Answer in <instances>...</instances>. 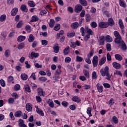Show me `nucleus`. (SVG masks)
<instances>
[{
  "mask_svg": "<svg viewBox=\"0 0 127 127\" xmlns=\"http://www.w3.org/2000/svg\"><path fill=\"white\" fill-rule=\"evenodd\" d=\"M72 101L76 103H79L81 100L78 96H73L72 97Z\"/></svg>",
  "mask_w": 127,
  "mask_h": 127,
  "instance_id": "nucleus-17",
  "label": "nucleus"
},
{
  "mask_svg": "<svg viewBox=\"0 0 127 127\" xmlns=\"http://www.w3.org/2000/svg\"><path fill=\"white\" fill-rule=\"evenodd\" d=\"M64 33V31L62 30L61 31H60L59 33L58 34H57V39H59L61 35H63Z\"/></svg>",
  "mask_w": 127,
  "mask_h": 127,
  "instance_id": "nucleus-44",
  "label": "nucleus"
},
{
  "mask_svg": "<svg viewBox=\"0 0 127 127\" xmlns=\"http://www.w3.org/2000/svg\"><path fill=\"white\" fill-rule=\"evenodd\" d=\"M119 3L120 6L124 8L127 7V4L124 0H119Z\"/></svg>",
  "mask_w": 127,
  "mask_h": 127,
  "instance_id": "nucleus-9",
  "label": "nucleus"
},
{
  "mask_svg": "<svg viewBox=\"0 0 127 127\" xmlns=\"http://www.w3.org/2000/svg\"><path fill=\"white\" fill-rule=\"evenodd\" d=\"M38 94L43 97H44L45 96V93L43 92V90L41 88L38 89Z\"/></svg>",
  "mask_w": 127,
  "mask_h": 127,
  "instance_id": "nucleus-13",
  "label": "nucleus"
},
{
  "mask_svg": "<svg viewBox=\"0 0 127 127\" xmlns=\"http://www.w3.org/2000/svg\"><path fill=\"white\" fill-rule=\"evenodd\" d=\"M35 39V38L33 35H30V37H29V42L32 43Z\"/></svg>",
  "mask_w": 127,
  "mask_h": 127,
  "instance_id": "nucleus-48",
  "label": "nucleus"
},
{
  "mask_svg": "<svg viewBox=\"0 0 127 127\" xmlns=\"http://www.w3.org/2000/svg\"><path fill=\"white\" fill-rule=\"evenodd\" d=\"M21 10L27 12L28 11V9L25 5H22V6H21Z\"/></svg>",
  "mask_w": 127,
  "mask_h": 127,
  "instance_id": "nucleus-36",
  "label": "nucleus"
},
{
  "mask_svg": "<svg viewBox=\"0 0 127 127\" xmlns=\"http://www.w3.org/2000/svg\"><path fill=\"white\" fill-rule=\"evenodd\" d=\"M90 26L93 28H95L97 27V24L96 22H91L90 24Z\"/></svg>",
  "mask_w": 127,
  "mask_h": 127,
  "instance_id": "nucleus-49",
  "label": "nucleus"
},
{
  "mask_svg": "<svg viewBox=\"0 0 127 127\" xmlns=\"http://www.w3.org/2000/svg\"><path fill=\"white\" fill-rule=\"evenodd\" d=\"M18 12V8H14L11 12V14L12 16H14L16 15Z\"/></svg>",
  "mask_w": 127,
  "mask_h": 127,
  "instance_id": "nucleus-22",
  "label": "nucleus"
},
{
  "mask_svg": "<svg viewBox=\"0 0 127 127\" xmlns=\"http://www.w3.org/2000/svg\"><path fill=\"white\" fill-rule=\"evenodd\" d=\"M70 48L69 47H66L63 51L64 55H67L70 52Z\"/></svg>",
  "mask_w": 127,
  "mask_h": 127,
  "instance_id": "nucleus-19",
  "label": "nucleus"
},
{
  "mask_svg": "<svg viewBox=\"0 0 127 127\" xmlns=\"http://www.w3.org/2000/svg\"><path fill=\"white\" fill-rule=\"evenodd\" d=\"M32 105L30 104L29 103L26 105V110H27L28 112H30L32 110Z\"/></svg>",
  "mask_w": 127,
  "mask_h": 127,
  "instance_id": "nucleus-26",
  "label": "nucleus"
},
{
  "mask_svg": "<svg viewBox=\"0 0 127 127\" xmlns=\"http://www.w3.org/2000/svg\"><path fill=\"white\" fill-rule=\"evenodd\" d=\"M85 17L87 22H89L91 20V16L89 14H86Z\"/></svg>",
  "mask_w": 127,
  "mask_h": 127,
  "instance_id": "nucleus-50",
  "label": "nucleus"
},
{
  "mask_svg": "<svg viewBox=\"0 0 127 127\" xmlns=\"http://www.w3.org/2000/svg\"><path fill=\"white\" fill-rule=\"evenodd\" d=\"M71 59L69 57H66L64 59V62L65 63H69L71 62Z\"/></svg>",
  "mask_w": 127,
  "mask_h": 127,
  "instance_id": "nucleus-56",
  "label": "nucleus"
},
{
  "mask_svg": "<svg viewBox=\"0 0 127 127\" xmlns=\"http://www.w3.org/2000/svg\"><path fill=\"white\" fill-rule=\"evenodd\" d=\"M107 23L109 24V25L113 26L114 25V22L112 18H109L108 20Z\"/></svg>",
  "mask_w": 127,
  "mask_h": 127,
  "instance_id": "nucleus-24",
  "label": "nucleus"
},
{
  "mask_svg": "<svg viewBox=\"0 0 127 127\" xmlns=\"http://www.w3.org/2000/svg\"><path fill=\"white\" fill-rule=\"evenodd\" d=\"M24 47V43H21V44H19V46H18V49L19 50H21Z\"/></svg>",
  "mask_w": 127,
  "mask_h": 127,
  "instance_id": "nucleus-60",
  "label": "nucleus"
},
{
  "mask_svg": "<svg viewBox=\"0 0 127 127\" xmlns=\"http://www.w3.org/2000/svg\"><path fill=\"white\" fill-rule=\"evenodd\" d=\"M106 47L108 51H111L112 50L111 44H107Z\"/></svg>",
  "mask_w": 127,
  "mask_h": 127,
  "instance_id": "nucleus-51",
  "label": "nucleus"
},
{
  "mask_svg": "<svg viewBox=\"0 0 127 127\" xmlns=\"http://www.w3.org/2000/svg\"><path fill=\"white\" fill-rule=\"evenodd\" d=\"M25 90H26V91L28 92H31L30 88L29 85H25Z\"/></svg>",
  "mask_w": 127,
  "mask_h": 127,
  "instance_id": "nucleus-54",
  "label": "nucleus"
},
{
  "mask_svg": "<svg viewBox=\"0 0 127 127\" xmlns=\"http://www.w3.org/2000/svg\"><path fill=\"white\" fill-rule=\"evenodd\" d=\"M75 35V33L74 32H71V33H67V36L68 38L73 37Z\"/></svg>",
  "mask_w": 127,
  "mask_h": 127,
  "instance_id": "nucleus-37",
  "label": "nucleus"
},
{
  "mask_svg": "<svg viewBox=\"0 0 127 127\" xmlns=\"http://www.w3.org/2000/svg\"><path fill=\"white\" fill-rule=\"evenodd\" d=\"M60 28H61L60 24H57V25H56V26H55V27L54 28V30L58 31L60 29Z\"/></svg>",
  "mask_w": 127,
  "mask_h": 127,
  "instance_id": "nucleus-43",
  "label": "nucleus"
},
{
  "mask_svg": "<svg viewBox=\"0 0 127 127\" xmlns=\"http://www.w3.org/2000/svg\"><path fill=\"white\" fill-rule=\"evenodd\" d=\"M48 104H49V106L52 108H53L55 107L54 102L52 99H50L48 100Z\"/></svg>",
  "mask_w": 127,
  "mask_h": 127,
  "instance_id": "nucleus-18",
  "label": "nucleus"
},
{
  "mask_svg": "<svg viewBox=\"0 0 127 127\" xmlns=\"http://www.w3.org/2000/svg\"><path fill=\"white\" fill-rule=\"evenodd\" d=\"M6 19V16L5 15V14H3V15H1L0 17V21L1 22H3L5 21Z\"/></svg>",
  "mask_w": 127,
  "mask_h": 127,
  "instance_id": "nucleus-25",
  "label": "nucleus"
},
{
  "mask_svg": "<svg viewBox=\"0 0 127 127\" xmlns=\"http://www.w3.org/2000/svg\"><path fill=\"white\" fill-rule=\"evenodd\" d=\"M26 37L24 36H19L18 38H17V41L21 42L24 41Z\"/></svg>",
  "mask_w": 127,
  "mask_h": 127,
  "instance_id": "nucleus-29",
  "label": "nucleus"
},
{
  "mask_svg": "<svg viewBox=\"0 0 127 127\" xmlns=\"http://www.w3.org/2000/svg\"><path fill=\"white\" fill-rule=\"evenodd\" d=\"M106 57H103L100 59L99 63V64L101 66L103 64H104L106 63Z\"/></svg>",
  "mask_w": 127,
  "mask_h": 127,
  "instance_id": "nucleus-11",
  "label": "nucleus"
},
{
  "mask_svg": "<svg viewBox=\"0 0 127 127\" xmlns=\"http://www.w3.org/2000/svg\"><path fill=\"white\" fill-rule=\"evenodd\" d=\"M54 52L56 53H58L59 52V47L58 45H56L54 46Z\"/></svg>",
  "mask_w": 127,
  "mask_h": 127,
  "instance_id": "nucleus-38",
  "label": "nucleus"
},
{
  "mask_svg": "<svg viewBox=\"0 0 127 127\" xmlns=\"http://www.w3.org/2000/svg\"><path fill=\"white\" fill-rule=\"evenodd\" d=\"M83 7L81 5H76L74 7V11L76 13H80L82 10Z\"/></svg>",
  "mask_w": 127,
  "mask_h": 127,
  "instance_id": "nucleus-5",
  "label": "nucleus"
},
{
  "mask_svg": "<svg viewBox=\"0 0 127 127\" xmlns=\"http://www.w3.org/2000/svg\"><path fill=\"white\" fill-rule=\"evenodd\" d=\"M115 57L116 60H117L119 61H121L123 59V57L119 54H116L115 55Z\"/></svg>",
  "mask_w": 127,
  "mask_h": 127,
  "instance_id": "nucleus-27",
  "label": "nucleus"
},
{
  "mask_svg": "<svg viewBox=\"0 0 127 127\" xmlns=\"http://www.w3.org/2000/svg\"><path fill=\"white\" fill-rule=\"evenodd\" d=\"M21 79L23 80H26L28 79V76L25 73L21 74Z\"/></svg>",
  "mask_w": 127,
  "mask_h": 127,
  "instance_id": "nucleus-35",
  "label": "nucleus"
},
{
  "mask_svg": "<svg viewBox=\"0 0 127 127\" xmlns=\"http://www.w3.org/2000/svg\"><path fill=\"white\" fill-rule=\"evenodd\" d=\"M39 56V54L38 53H35L34 52L31 53V54L29 55V58L31 59H33L34 58H37Z\"/></svg>",
  "mask_w": 127,
  "mask_h": 127,
  "instance_id": "nucleus-10",
  "label": "nucleus"
},
{
  "mask_svg": "<svg viewBox=\"0 0 127 127\" xmlns=\"http://www.w3.org/2000/svg\"><path fill=\"white\" fill-rule=\"evenodd\" d=\"M39 19L38 17L37 16H33L32 17V22H37Z\"/></svg>",
  "mask_w": 127,
  "mask_h": 127,
  "instance_id": "nucleus-47",
  "label": "nucleus"
},
{
  "mask_svg": "<svg viewBox=\"0 0 127 127\" xmlns=\"http://www.w3.org/2000/svg\"><path fill=\"white\" fill-rule=\"evenodd\" d=\"M83 72L84 76H85L86 77H89V73L88 71H87L86 70H83Z\"/></svg>",
  "mask_w": 127,
  "mask_h": 127,
  "instance_id": "nucleus-46",
  "label": "nucleus"
},
{
  "mask_svg": "<svg viewBox=\"0 0 127 127\" xmlns=\"http://www.w3.org/2000/svg\"><path fill=\"white\" fill-rule=\"evenodd\" d=\"M76 62H82L83 59L79 56H77L76 57Z\"/></svg>",
  "mask_w": 127,
  "mask_h": 127,
  "instance_id": "nucleus-55",
  "label": "nucleus"
},
{
  "mask_svg": "<svg viewBox=\"0 0 127 127\" xmlns=\"http://www.w3.org/2000/svg\"><path fill=\"white\" fill-rule=\"evenodd\" d=\"M105 41V37L104 36H100L99 39V44L100 46L104 45Z\"/></svg>",
  "mask_w": 127,
  "mask_h": 127,
  "instance_id": "nucleus-6",
  "label": "nucleus"
},
{
  "mask_svg": "<svg viewBox=\"0 0 127 127\" xmlns=\"http://www.w3.org/2000/svg\"><path fill=\"white\" fill-rule=\"evenodd\" d=\"M62 73V71L61 69H57L56 72H55V76H56V78H60L58 76H59Z\"/></svg>",
  "mask_w": 127,
  "mask_h": 127,
  "instance_id": "nucleus-15",
  "label": "nucleus"
},
{
  "mask_svg": "<svg viewBox=\"0 0 127 127\" xmlns=\"http://www.w3.org/2000/svg\"><path fill=\"white\" fill-rule=\"evenodd\" d=\"M20 89V86L19 84H17L14 86V90L15 91H18Z\"/></svg>",
  "mask_w": 127,
  "mask_h": 127,
  "instance_id": "nucleus-64",
  "label": "nucleus"
},
{
  "mask_svg": "<svg viewBox=\"0 0 127 127\" xmlns=\"http://www.w3.org/2000/svg\"><path fill=\"white\" fill-rule=\"evenodd\" d=\"M119 25L120 26V27L122 29H124L125 28V26L124 25V23L123 22V20L122 19H119Z\"/></svg>",
  "mask_w": 127,
  "mask_h": 127,
  "instance_id": "nucleus-20",
  "label": "nucleus"
},
{
  "mask_svg": "<svg viewBox=\"0 0 127 127\" xmlns=\"http://www.w3.org/2000/svg\"><path fill=\"white\" fill-rule=\"evenodd\" d=\"M37 108V113L39 114V115L44 116V113L42 110H41L40 109L38 108V107H36Z\"/></svg>",
  "mask_w": 127,
  "mask_h": 127,
  "instance_id": "nucleus-23",
  "label": "nucleus"
},
{
  "mask_svg": "<svg viewBox=\"0 0 127 127\" xmlns=\"http://www.w3.org/2000/svg\"><path fill=\"white\" fill-rule=\"evenodd\" d=\"M96 88L98 91L99 93H102L104 90L103 86L100 83H97L96 85Z\"/></svg>",
  "mask_w": 127,
  "mask_h": 127,
  "instance_id": "nucleus-7",
  "label": "nucleus"
},
{
  "mask_svg": "<svg viewBox=\"0 0 127 127\" xmlns=\"http://www.w3.org/2000/svg\"><path fill=\"white\" fill-rule=\"evenodd\" d=\"M22 113L21 111H18L15 112L14 116L17 118L20 117L22 115Z\"/></svg>",
  "mask_w": 127,
  "mask_h": 127,
  "instance_id": "nucleus-39",
  "label": "nucleus"
},
{
  "mask_svg": "<svg viewBox=\"0 0 127 127\" xmlns=\"http://www.w3.org/2000/svg\"><path fill=\"white\" fill-rule=\"evenodd\" d=\"M55 24V21L54 19L50 20V27L53 28Z\"/></svg>",
  "mask_w": 127,
  "mask_h": 127,
  "instance_id": "nucleus-32",
  "label": "nucleus"
},
{
  "mask_svg": "<svg viewBox=\"0 0 127 127\" xmlns=\"http://www.w3.org/2000/svg\"><path fill=\"white\" fill-rule=\"evenodd\" d=\"M79 26V24L77 22L72 23L71 25V27L73 29H76Z\"/></svg>",
  "mask_w": 127,
  "mask_h": 127,
  "instance_id": "nucleus-16",
  "label": "nucleus"
},
{
  "mask_svg": "<svg viewBox=\"0 0 127 127\" xmlns=\"http://www.w3.org/2000/svg\"><path fill=\"white\" fill-rule=\"evenodd\" d=\"M80 32L81 33V36H85V29L83 28V27H81L80 28Z\"/></svg>",
  "mask_w": 127,
  "mask_h": 127,
  "instance_id": "nucleus-42",
  "label": "nucleus"
},
{
  "mask_svg": "<svg viewBox=\"0 0 127 127\" xmlns=\"http://www.w3.org/2000/svg\"><path fill=\"white\" fill-rule=\"evenodd\" d=\"M98 26L101 28H107L109 26V24L108 22H100Z\"/></svg>",
  "mask_w": 127,
  "mask_h": 127,
  "instance_id": "nucleus-2",
  "label": "nucleus"
},
{
  "mask_svg": "<svg viewBox=\"0 0 127 127\" xmlns=\"http://www.w3.org/2000/svg\"><path fill=\"white\" fill-rule=\"evenodd\" d=\"M11 51L10 50H6L4 52V56L6 58H8L10 56Z\"/></svg>",
  "mask_w": 127,
  "mask_h": 127,
  "instance_id": "nucleus-28",
  "label": "nucleus"
},
{
  "mask_svg": "<svg viewBox=\"0 0 127 127\" xmlns=\"http://www.w3.org/2000/svg\"><path fill=\"white\" fill-rule=\"evenodd\" d=\"M109 72V67L106 66L104 69H102L100 70V73L102 76H105Z\"/></svg>",
  "mask_w": 127,
  "mask_h": 127,
  "instance_id": "nucleus-3",
  "label": "nucleus"
},
{
  "mask_svg": "<svg viewBox=\"0 0 127 127\" xmlns=\"http://www.w3.org/2000/svg\"><path fill=\"white\" fill-rule=\"evenodd\" d=\"M112 121L114 123L116 124H118L119 122L118 119L116 116H114L112 117Z\"/></svg>",
  "mask_w": 127,
  "mask_h": 127,
  "instance_id": "nucleus-45",
  "label": "nucleus"
},
{
  "mask_svg": "<svg viewBox=\"0 0 127 127\" xmlns=\"http://www.w3.org/2000/svg\"><path fill=\"white\" fill-rule=\"evenodd\" d=\"M109 104L113 105L115 104V100L113 98H111L108 102Z\"/></svg>",
  "mask_w": 127,
  "mask_h": 127,
  "instance_id": "nucleus-58",
  "label": "nucleus"
},
{
  "mask_svg": "<svg viewBox=\"0 0 127 127\" xmlns=\"http://www.w3.org/2000/svg\"><path fill=\"white\" fill-rule=\"evenodd\" d=\"M28 5L31 7H34L35 6L36 4L33 0L28 1Z\"/></svg>",
  "mask_w": 127,
  "mask_h": 127,
  "instance_id": "nucleus-21",
  "label": "nucleus"
},
{
  "mask_svg": "<svg viewBox=\"0 0 127 127\" xmlns=\"http://www.w3.org/2000/svg\"><path fill=\"white\" fill-rule=\"evenodd\" d=\"M106 41L108 43H111L113 41V38L109 35L106 36Z\"/></svg>",
  "mask_w": 127,
  "mask_h": 127,
  "instance_id": "nucleus-30",
  "label": "nucleus"
},
{
  "mask_svg": "<svg viewBox=\"0 0 127 127\" xmlns=\"http://www.w3.org/2000/svg\"><path fill=\"white\" fill-rule=\"evenodd\" d=\"M14 2V0H7V3L9 5L13 4Z\"/></svg>",
  "mask_w": 127,
  "mask_h": 127,
  "instance_id": "nucleus-63",
  "label": "nucleus"
},
{
  "mask_svg": "<svg viewBox=\"0 0 127 127\" xmlns=\"http://www.w3.org/2000/svg\"><path fill=\"white\" fill-rule=\"evenodd\" d=\"M86 35L84 37V40L85 41H88L90 38V36L94 35V32L90 29L88 26L85 27Z\"/></svg>",
  "mask_w": 127,
  "mask_h": 127,
  "instance_id": "nucleus-1",
  "label": "nucleus"
},
{
  "mask_svg": "<svg viewBox=\"0 0 127 127\" xmlns=\"http://www.w3.org/2000/svg\"><path fill=\"white\" fill-rule=\"evenodd\" d=\"M68 105V103L67 102H66V101H64V102H62V105L64 107H65V108L67 107Z\"/></svg>",
  "mask_w": 127,
  "mask_h": 127,
  "instance_id": "nucleus-57",
  "label": "nucleus"
},
{
  "mask_svg": "<svg viewBox=\"0 0 127 127\" xmlns=\"http://www.w3.org/2000/svg\"><path fill=\"white\" fill-rule=\"evenodd\" d=\"M48 43V41H46V40H42V45L43 46H46L47 45Z\"/></svg>",
  "mask_w": 127,
  "mask_h": 127,
  "instance_id": "nucleus-62",
  "label": "nucleus"
},
{
  "mask_svg": "<svg viewBox=\"0 0 127 127\" xmlns=\"http://www.w3.org/2000/svg\"><path fill=\"white\" fill-rule=\"evenodd\" d=\"M80 3L83 6H86L87 5V2L86 0H79Z\"/></svg>",
  "mask_w": 127,
  "mask_h": 127,
  "instance_id": "nucleus-33",
  "label": "nucleus"
},
{
  "mask_svg": "<svg viewBox=\"0 0 127 127\" xmlns=\"http://www.w3.org/2000/svg\"><path fill=\"white\" fill-rule=\"evenodd\" d=\"M92 78L93 79H96L97 78V73L95 71H94L92 73Z\"/></svg>",
  "mask_w": 127,
  "mask_h": 127,
  "instance_id": "nucleus-52",
  "label": "nucleus"
},
{
  "mask_svg": "<svg viewBox=\"0 0 127 127\" xmlns=\"http://www.w3.org/2000/svg\"><path fill=\"white\" fill-rule=\"evenodd\" d=\"M26 31H27V32L29 33L31 32V27H30L29 25H27L26 26Z\"/></svg>",
  "mask_w": 127,
  "mask_h": 127,
  "instance_id": "nucleus-61",
  "label": "nucleus"
},
{
  "mask_svg": "<svg viewBox=\"0 0 127 127\" xmlns=\"http://www.w3.org/2000/svg\"><path fill=\"white\" fill-rule=\"evenodd\" d=\"M1 37L4 38V39H6L7 37V34L4 32H2L1 33Z\"/></svg>",
  "mask_w": 127,
  "mask_h": 127,
  "instance_id": "nucleus-53",
  "label": "nucleus"
},
{
  "mask_svg": "<svg viewBox=\"0 0 127 127\" xmlns=\"http://www.w3.org/2000/svg\"><path fill=\"white\" fill-rule=\"evenodd\" d=\"M112 65L113 67L115 68L116 69H119L121 68V64L116 62L113 63Z\"/></svg>",
  "mask_w": 127,
  "mask_h": 127,
  "instance_id": "nucleus-12",
  "label": "nucleus"
},
{
  "mask_svg": "<svg viewBox=\"0 0 127 127\" xmlns=\"http://www.w3.org/2000/svg\"><path fill=\"white\" fill-rule=\"evenodd\" d=\"M115 43L118 44L120 45V44H122L124 42L123 40L122 39V37L119 38H115L114 40Z\"/></svg>",
  "mask_w": 127,
  "mask_h": 127,
  "instance_id": "nucleus-8",
  "label": "nucleus"
},
{
  "mask_svg": "<svg viewBox=\"0 0 127 127\" xmlns=\"http://www.w3.org/2000/svg\"><path fill=\"white\" fill-rule=\"evenodd\" d=\"M91 111H92V109L90 108H88L87 109L86 113L88 115L89 117H91L92 116V115L91 114Z\"/></svg>",
  "mask_w": 127,
  "mask_h": 127,
  "instance_id": "nucleus-40",
  "label": "nucleus"
},
{
  "mask_svg": "<svg viewBox=\"0 0 127 127\" xmlns=\"http://www.w3.org/2000/svg\"><path fill=\"white\" fill-rule=\"evenodd\" d=\"M94 54V50H91L87 54V57L88 58H90L91 59L93 57Z\"/></svg>",
  "mask_w": 127,
  "mask_h": 127,
  "instance_id": "nucleus-34",
  "label": "nucleus"
},
{
  "mask_svg": "<svg viewBox=\"0 0 127 127\" xmlns=\"http://www.w3.org/2000/svg\"><path fill=\"white\" fill-rule=\"evenodd\" d=\"M114 35L116 37V38L121 37V35H120V34H119V32H118V31H115L114 32Z\"/></svg>",
  "mask_w": 127,
  "mask_h": 127,
  "instance_id": "nucleus-41",
  "label": "nucleus"
},
{
  "mask_svg": "<svg viewBox=\"0 0 127 127\" xmlns=\"http://www.w3.org/2000/svg\"><path fill=\"white\" fill-rule=\"evenodd\" d=\"M23 21H20L16 25V28H21L22 26L23 25Z\"/></svg>",
  "mask_w": 127,
  "mask_h": 127,
  "instance_id": "nucleus-31",
  "label": "nucleus"
},
{
  "mask_svg": "<svg viewBox=\"0 0 127 127\" xmlns=\"http://www.w3.org/2000/svg\"><path fill=\"white\" fill-rule=\"evenodd\" d=\"M119 46L121 47V49H122L124 51H126L127 49V45H126L125 42H123L122 44H120Z\"/></svg>",
  "mask_w": 127,
  "mask_h": 127,
  "instance_id": "nucleus-14",
  "label": "nucleus"
},
{
  "mask_svg": "<svg viewBox=\"0 0 127 127\" xmlns=\"http://www.w3.org/2000/svg\"><path fill=\"white\" fill-rule=\"evenodd\" d=\"M92 64L94 67H97L98 64V57L97 56H95L93 58Z\"/></svg>",
  "mask_w": 127,
  "mask_h": 127,
  "instance_id": "nucleus-4",
  "label": "nucleus"
},
{
  "mask_svg": "<svg viewBox=\"0 0 127 127\" xmlns=\"http://www.w3.org/2000/svg\"><path fill=\"white\" fill-rule=\"evenodd\" d=\"M18 123H19V126H20V127H21L23 125H24V121L21 119H20L19 120Z\"/></svg>",
  "mask_w": 127,
  "mask_h": 127,
  "instance_id": "nucleus-59",
  "label": "nucleus"
}]
</instances>
